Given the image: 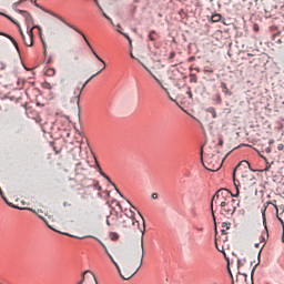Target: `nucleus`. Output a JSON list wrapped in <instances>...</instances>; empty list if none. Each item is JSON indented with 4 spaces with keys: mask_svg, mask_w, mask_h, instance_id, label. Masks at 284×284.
<instances>
[{
    "mask_svg": "<svg viewBox=\"0 0 284 284\" xmlns=\"http://www.w3.org/2000/svg\"><path fill=\"white\" fill-rule=\"evenodd\" d=\"M260 241H261V243H265V237L261 236Z\"/></svg>",
    "mask_w": 284,
    "mask_h": 284,
    "instance_id": "47",
    "label": "nucleus"
},
{
    "mask_svg": "<svg viewBox=\"0 0 284 284\" xmlns=\"http://www.w3.org/2000/svg\"><path fill=\"white\" fill-rule=\"evenodd\" d=\"M118 261L121 263V266H119V263L116 261H113V265H115L121 278L124 281H129V278H132L134 274L139 272L141 268V265H143V240L141 241V251H140V258L134 260L133 262L125 261V257L121 253L116 254Z\"/></svg>",
    "mask_w": 284,
    "mask_h": 284,
    "instance_id": "1",
    "label": "nucleus"
},
{
    "mask_svg": "<svg viewBox=\"0 0 284 284\" xmlns=\"http://www.w3.org/2000/svg\"><path fill=\"white\" fill-rule=\"evenodd\" d=\"M174 57H176V53L171 52L169 59H174Z\"/></svg>",
    "mask_w": 284,
    "mask_h": 284,
    "instance_id": "42",
    "label": "nucleus"
},
{
    "mask_svg": "<svg viewBox=\"0 0 284 284\" xmlns=\"http://www.w3.org/2000/svg\"><path fill=\"white\" fill-rule=\"evenodd\" d=\"M0 195L3 199L4 203H7V205H9V207H14V204L8 202V199L6 197V195L3 194V190H1L0 187Z\"/></svg>",
    "mask_w": 284,
    "mask_h": 284,
    "instance_id": "20",
    "label": "nucleus"
},
{
    "mask_svg": "<svg viewBox=\"0 0 284 284\" xmlns=\"http://www.w3.org/2000/svg\"><path fill=\"white\" fill-rule=\"evenodd\" d=\"M6 17H7V19H9V21L14 23V26H17L18 28H21V26H19V23L17 21H14V19H12V17H10V16H6Z\"/></svg>",
    "mask_w": 284,
    "mask_h": 284,
    "instance_id": "30",
    "label": "nucleus"
},
{
    "mask_svg": "<svg viewBox=\"0 0 284 284\" xmlns=\"http://www.w3.org/2000/svg\"><path fill=\"white\" fill-rule=\"evenodd\" d=\"M280 221H281V223H282V225H283V236H282V241H283V243H284V222H283V220H281V219H280Z\"/></svg>",
    "mask_w": 284,
    "mask_h": 284,
    "instance_id": "38",
    "label": "nucleus"
},
{
    "mask_svg": "<svg viewBox=\"0 0 284 284\" xmlns=\"http://www.w3.org/2000/svg\"><path fill=\"white\" fill-rule=\"evenodd\" d=\"M83 39L88 45V48H90L92 54H94L95 59H98V61H100L101 63H103V68L98 71L97 73H94L93 75H91L87 81L88 83L90 81H92L94 79V77H97L98 74H101V72H103L105 70V61H103V59H101V57H99V54H97V52L94 51V49H92V44H90V41H88V38H85V36H83Z\"/></svg>",
    "mask_w": 284,
    "mask_h": 284,
    "instance_id": "8",
    "label": "nucleus"
},
{
    "mask_svg": "<svg viewBox=\"0 0 284 284\" xmlns=\"http://www.w3.org/2000/svg\"><path fill=\"white\" fill-rule=\"evenodd\" d=\"M94 187H98L99 192H101L102 187L99 185V182L92 181Z\"/></svg>",
    "mask_w": 284,
    "mask_h": 284,
    "instance_id": "33",
    "label": "nucleus"
},
{
    "mask_svg": "<svg viewBox=\"0 0 284 284\" xmlns=\"http://www.w3.org/2000/svg\"><path fill=\"white\" fill-rule=\"evenodd\" d=\"M91 276H92V278H93L94 283H95V284H99V283H97V277H94V275H93V274H91Z\"/></svg>",
    "mask_w": 284,
    "mask_h": 284,
    "instance_id": "48",
    "label": "nucleus"
},
{
    "mask_svg": "<svg viewBox=\"0 0 284 284\" xmlns=\"http://www.w3.org/2000/svg\"><path fill=\"white\" fill-rule=\"evenodd\" d=\"M194 230H196L197 232H203V227L194 226Z\"/></svg>",
    "mask_w": 284,
    "mask_h": 284,
    "instance_id": "43",
    "label": "nucleus"
},
{
    "mask_svg": "<svg viewBox=\"0 0 284 284\" xmlns=\"http://www.w3.org/2000/svg\"><path fill=\"white\" fill-rule=\"evenodd\" d=\"M98 7H99V9L101 10V12H103V8H102L101 6H99V4H98Z\"/></svg>",
    "mask_w": 284,
    "mask_h": 284,
    "instance_id": "52",
    "label": "nucleus"
},
{
    "mask_svg": "<svg viewBox=\"0 0 284 284\" xmlns=\"http://www.w3.org/2000/svg\"><path fill=\"white\" fill-rule=\"evenodd\" d=\"M110 239H111V241H119V233L111 232L110 233Z\"/></svg>",
    "mask_w": 284,
    "mask_h": 284,
    "instance_id": "26",
    "label": "nucleus"
},
{
    "mask_svg": "<svg viewBox=\"0 0 284 284\" xmlns=\"http://www.w3.org/2000/svg\"><path fill=\"white\" fill-rule=\"evenodd\" d=\"M55 74H57V70H54L53 68H49L44 70L45 77H54Z\"/></svg>",
    "mask_w": 284,
    "mask_h": 284,
    "instance_id": "16",
    "label": "nucleus"
},
{
    "mask_svg": "<svg viewBox=\"0 0 284 284\" xmlns=\"http://www.w3.org/2000/svg\"><path fill=\"white\" fill-rule=\"evenodd\" d=\"M237 267H243V261L241 260L237 261Z\"/></svg>",
    "mask_w": 284,
    "mask_h": 284,
    "instance_id": "39",
    "label": "nucleus"
},
{
    "mask_svg": "<svg viewBox=\"0 0 284 284\" xmlns=\"http://www.w3.org/2000/svg\"><path fill=\"white\" fill-rule=\"evenodd\" d=\"M199 79L196 78V75H191L190 82L191 83H197Z\"/></svg>",
    "mask_w": 284,
    "mask_h": 284,
    "instance_id": "32",
    "label": "nucleus"
},
{
    "mask_svg": "<svg viewBox=\"0 0 284 284\" xmlns=\"http://www.w3.org/2000/svg\"><path fill=\"white\" fill-rule=\"evenodd\" d=\"M47 63H52V58H49Z\"/></svg>",
    "mask_w": 284,
    "mask_h": 284,
    "instance_id": "50",
    "label": "nucleus"
},
{
    "mask_svg": "<svg viewBox=\"0 0 284 284\" xmlns=\"http://www.w3.org/2000/svg\"><path fill=\"white\" fill-rule=\"evenodd\" d=\"M207 112L212 113L213 119H216V111L214 110V108H209Z\"/></svg>",
    "mask_w": 284,
    "mask_h": 284,
    "instance_id": "29",
    "label": "nucleus"
},
{
    "mask_svg": "<svg viewBox=\"0 0 284 284\" xmlns=\"http://www.w3.org/2000/svg\"><path fill=\"white\" fill-rule=\"evenodd\" d=\"M0 70H6V65H2V67L0 68Z\"/></svg>",
    "mask_w": 284,
    "mask_h": 284,
    "instance_id": "54",
    "label": "nucleus"
},
{
    "mask_svg": "<svg viewBox=\"0 0 284 284\" xmlns=\"http://www.w3.org/2000/svg\"><path fill=\"white\" fill-rule=\"evenodd\" d=\"M252 274H254V267H253V270H252Z\"/></svg>",
    "mask_w": 284,
    "mask_h": 284,
    "instance_id": "64",
    "label": "nucleus"
},
{
    "mask_svg": "<svg viewBox=\"0 0 284 284\" xmlns=\"http://www.w3.org/2000/svg\"><path fill=\"white\" fill-rule=\"evenodd\" d=\"M236 172L239 174H242V179H247V174H250V162L247 161H241L233 171V180L236 179Z\"/></svg>",
    "mask_w": 284,
    "mask_h": 284,
    "instance_id": "7",
    "label": "nucleus"
},
{
    "mask_svg": "<svg viewBox=\"0 0 284 284\" xmlns=\"http://www.w3.org/2000/svg\"><path fill=\"white\" fill-rule=\"evenodd\" d=\"M20 34L22 37V41L24 42V45H28V48L32 47L34 43V33L32 32V29L28 31L29 40H26V34H23V31L20 29Z\"/></svg>",
    "mask_w": 284,
    "mask_h": 284,
    "instance_id": "9",
    "label": "nucleus"
},
{
    "mask_svg": "<svg viewBox=\"0 0 284 284\" xmlns=\"http://www.w3.org/2000/svg\"><path fill=\"white\" fill-rule=\"evenodd\" d=\"M217 145H223V140L220 138Z\"/></svg>",
    "mask_w": 284,
    "mask_h": 284,
    "instance_id": "46",
    "label": "nucleus"
},
{
    "mask_svg": "<svg viewBox=\"0 0 284 284\" xmlns=\"http://www.w3.org/2000/svg\"><path fill=\"white\" fill-rule=\"evenodd\" d=\"M270 205H273L274 209L276 210V212H278V206L276 205V200H272L271 202H266V203L263 205V209H262L263 225H265V212H267V207H268Z\"/></svg>",
    "mask_w": 284,
    "mask_h": 284,
    "instance_id": "10",
    "label": "nucleus"
},
{
    "mask_svg": "<svg viewBox=\"0 0 284 284\" xmlns=\"http://www.w3.org/2000/svg\"><path fill=\"white\" fill-rule=\"evenodd\" d=\"M255 247H260V244H258V243H255Z\"/></svg>",
    "mask_w": 284,
    "mask_h": 284,
    "instance_id": "58",
    "label": "nucleus"
},
{
    "mask_svg": "<svg viewBox=\"0 0 284 284\" xmlns=\"http://www.w3.org/2000/svg\"><path fill=\"white\" fill-rule=\"evenodd\" d=\"M60 21H62V23H65V26H68V28H71L72 30H75V32H79V34H81V37H85V34H83L81 31H79V29H77L74 26L63 21V19H60Z\"/></svg>",
    "mask_w": 284,
    "mask_h": 284,
    "instance_id": "19",
    "label": "nucleus"
},
{
    "mask_svg": "<svg viewBox=\"0 0 284 284\" xmlns=\"http://www.w3.org/2000/svg\"><path fill=\"white\" fill-rule=\"evenodd\" d=\"M226 225H227V223H223V224H222V227H226Z\"/></svg>",
    "mask_w": 284,
    "mask_h": 284,
    "instance_id": "55",
    "label": "nucleus"
},
{
    "mask_svg": "<svg viewBox=\"0 0 284 284\" xmlns=\"http://www.w3.org/2000/svg\"><path fill=\"white\" fill-rule=\"evenodd\" d=\"M186 94L189 97V99H192V89L190 87L186 88Z\"/></svg>",
    "mask_w": 284,
    "mask_h": 284,
    "instance_id": "31",
    "label": "nucleus"
},
{
    "mask_svg": "<svg viewBox=\"0 0 284 284\" xmlns=\"http://www.w3.org/2000/svg\"><path fill=\"white\" fill-rule=\"evenodd\" d=\"M222 234H224V235L226 234V233H225V230H222Z\"/></svg>",
    "mask_w": 284,
    "mask_h": 284,
    "instance_id": "60",
    "label": "nucleus"
},
{
    "mask_svg": "<svg viewBox=\"0 0 284 284\" xmlns=\"http://www.w3.org/2000/svg\"><path fill=\"white\" fill-rule=\"evenodd\" d=\"M241 202H236L234 197H232L229 202L225 203L224 206H221L222 211L221 214H224L225 216L231 215L233 216L236 212V209L240 207Z\"/></svg>",
    "mask_w": 284,
    "mask_h": 284,
    "instance_id": "6",
    "label": "nucleus"
},
{
    "mask_svg": "<svg viewBox=\"0 0 284 284\" xmlns=\"http://www.w3.org/2000/svg\"><path fill=\"white\" fill-rule=\"evenodd\" d=\"M221 89L224 94H226L227 97H232V91L227 89V84L225 82L221 83Z\"/></svg>",
    "mask_w": 284,
    "mask_h": 284,
    "instance_id": "15",
    "label": "nucleus"
},
{
    "mask_svg": "<svg viewBox=\"0 0 284 284\" xmlns=\"http://www.w3.org/2000/svg\"><path fill=\"white\" fill-rule=\"evenodd\" d=\"M229 274H232V271L229 268Z\"/></svg>",
    "mask_w": 284,
    "mask_h": 284,
    "instance_id": "63",
    "label": "nucleus"
},
{
    "mask_svg": "<svg viewBox=\"0 0 284 284\" xmlns=\"http://www.w3.org/2000/svg\"><path fill=\"white\" fill-rule=\"evenodd\" d=\"M116 28H118V29H121V24H118Z\"/></svg>",
    "mask_w": 284,
    "mask_h": 284,
    "instance_id": "61",
    "label": "nucleus"
},
{
    "mask_svg": "<svg viewBox=\"0 0 284 284\" xmlns=\"http://www.w3.org/2000/svg\"><path fill=\"white\" fill-rule=\"evenodd\" d=\"M2 37H6L7 39H10L11 43H13L14 48L17 50H19V43H17V40H14V38H12V36L8 34V33H0Z\"/></svg>",
    "mask_w": 284,
    "mask_h": 284,
    "instance_id": "14",
    "label": "nucleus"
},
{
    "mask_svg": "<svg viewBox=\"0 0 284 284\" xmlns=\"http://www.w3.org/2000/svg\"><path fill=\"white\" fill-rule=\"evenodd\" d=\"M200 154H201L202 165L205 168V170H209L210 172H219V170L223 168V160H221L219 155L207 153L206 155L207 166H205V162H203V149H201Z\"/></svg>",
    "mask_w": 284,
    "mask_h": 284,
    "instance_id": "5",
    "label": "nucleus"
},
{
    "mask_svg": "<svg viewBox=\"0 0 284 284\" xmlns=\"http://www.w3.org/2000/svg\"><path fill=\"white\" fill-rule=\"evenodd\" d=\"M266 152H268V153L272 152V149L267 148V149H266Z\"/></svg>",
    "mask_w": 284,
    "mask_h": 284,
    "instance_id": "51",
    "label": "nucleus"
},
{
    "mask_svg": "<svg viewBox=\"0 0 284 284\" xmlns=\"http://www.w3.org/2000/svg\"><path fill=\"white\" fill-rule=\"evenodd\" d=\"M130 57L138 61V63H141L144 70H146V72H149V74L154 78L156 83L160 84L162 90H164V92H168V88L163 85V68H161V62L154 61V59H152L151 57L136 58L132 52H130Z\"/></svg>",
    "mask_w": 284,
    "mask_h": 284,
    "instance_id": "2",
    "label": "nucleus"
},
{
    "mask_svg": "<svg viewBox=\"0 0 284 284\" xmlns=\"http://www.w3.org/2000/svg\"><path fill=\"white\" fill-rule=\"evenodd\" d=\"M84 281H85V275H82L81 281H80V282H78V283L83 284V283H84Z\"/></svg>",
    "mask_w": 284,
    "mask_h": 284,
    "instance_id": "44",
    "label": "nucleus"
},
{
    "mask_svg": "<svg viewBox=\"0 0 284 284\" xmlns=\"http://www.w3.org/2000/svg\"><path fill=\"white\" fill-rule=\"evenodd\" d=\"M118 32H119L120 34H122V37H124V38L126 39V41L129 42V45H131V48H132V38H130V36H128V33H124V32L121 31V30H118Z\"/></svg>",
    "mask_w": 284,
    "mask_h": 284,
    "instance_id": "21",
    "label": "nucleus"
},
{
    "mask_svg": "<svg viewBox=\"0 0 284 284\" xmlns=\"http://www.w3.org/2000/svg\"><path fill=\"white\" fill-rule=\"evenodd\" d=\"M109 21H110L111 26H114V21H112V19H111V20H109Z\"/></svg>",
    "mask_w": 284,
    "mask_h": 284,
    "instance_id": "53",
    "label": "nucleus"
},
{
    "mask_svg": "<svg viewBox=\"0 0 284 284\" xmlns=\"http://www.w3.org/2000/svg\"><path fill=\"white\" fill-rule=\"evenodd\" d=\"M92 168L88 162H78L74 169V178L73 180L77 183H83L90 179Z\"/></svg>",
    "mask_w": 284,
    "mask_h": 284,
    "instance_id": "4",
    "label": "nucleus"
},
{
    "mask_svg": "<svg viewBox=\"0 0 284 284\" xmlns=\"http://www.w3.org/2000/svg\"><path fill=\"white\" fill-rule=\"evenodd\" d=\"M239 194H241V191H239V187L236 186V193L232 194V192H230V190L227 189H220L219 191H216V193L213 195V197L211 199V214H212V219L214 222V225H216V215H214V202L220 201V207H225V204L232 200V199H239Z\"/></svg>",
    "mask_w": 284,
    "mask_h": 284,
    "instance_id": "3",
    "label": "nucleus"
},
{
    "mask_svg": "<svg viewBox=\"0 0 284 284\" xmlns=\"http://www.w3.org/2000/svg\"><path fill=\"white\" fill-rule=\"evenodd\" d=\"M18 14H21L24 18V21L27 23H32V16L30 14V12L26 11V10H17Z\"/></svg>",
    "mask_w": 284,
    "mask_h": 284,
    "instance_id": "12",
    "label": "nucleus"
},
{
    "mask_svg": "<svg viewBox=\"0 0 284 284\" xmlns=\"http://www.w3.org/2000/svg\"><path fill=\"white\" fill-rule=\"evenodd\" d=\"M140 216H141L142 221H143V227L140 229V232L142 233V235H141V241H142V243H143V235L145 234V220H143V216H142V215H140Z\"/></svg>",
    "mask_w": 284,
    "mask_h": 284,
    "instance_id": "24",
    "label": "nucleus"
},
{
    "mask_svg": "<svg viewBox=\"0 0 284 284\" xmlns=\"http://www.w3.org/2000/svg\"><path fill=\"white\" fill-rule=\"evenodd\" d=\"M16 83H17V88L18 90H21V88H23V81L19 80V79H16Z\"/></svg>",
    "mask_w": 284,
    "mask_h": 284,
    "instance_id": "28",
    "label": "nucleus"
},
{
    "mask_svg": "<svg viewBox=\"0 0 284 284\" xmlns=\"http://www.w3.org/2000/svg\"><path fill=\"white\" fill-rule=\"evenodd\" d=\"M151 199H159V194L152 193Z\"/></svg>",
    "mask_w": 284,
    "mask_h": 284,
    "instance_id": "41",
    "label": "nucleus"
},
{
    "mask_svg": "<svg viewBox=\"0 0 284 284\" xmlns=\"http://www.w3.org/2000/svg\"><path fill=\"white\" fill-rule=\"evenodd\" d=\"M219 239H216L215 237V247H216V250L219 251V252H223V250H221L220 247H219Z\"/></svg>",
    "mask_w": 284,
    "mask_h": 284,
    "instance_id": "34",
    "label": "nucleus"
},
{
    "mask_svg": "<svg viewBox=\"0 0 284 284\" xmlns=\"http://www.w3.org/2000/svg\"><path fill=\"white\" fill-rule=\"evenodd\" d=\"M99 243L102 245L105 254H108L109 258H111L112 263H114V257H112V254H110V251H108V246H105V244L101 241H99Z\"/></svg>",
    "mask_w": 284,
    "mask_h": 284,
    "instance_id": "17",
    "label": "nucleus"
},
{
    "mask_svg": "<svg viewBox=\"0 0 284 284\" xmlns=\"http://www.w3.org/2000/svg\"><path fill=\"white\" fill-rule=\"evenodd\" d=\"M85 85H88V81H85L81 88H77L74 90V94H77V102L79 103V99H81V93L83 92V90L85 89Z\"/></svg>",
    "mask_w": 284,
    "mask_h": 284,
    "instance_id": "13",
    "label": "nucleus"
},
{
    "mask_svg": "<svg viewBox=\"0 0 284 284\" xmlns=\"http://www.w3.org/2000/svg\"><path fill=\"white\" fill-rule=\"evenodd\" d=\"M100 174H101V176H103L104 179H106L108 183H110L111 185H113V187H116V185L112 182V180H110V178L108 176V174H105L104 172H102L101 169H100Z\"/></svg>",
    "mask_w": 284,
    "mask_h": 284,
    "instance_id": "22",
    "label": "nucleus"
},
{
    "mask_svg": "<svg viewBox=\"0 0 284 284\" xmlns=\"http://www.w3.org/2000/svg\"><path fill=\"white\" fill-rule=\"evenodd\" d=\"M149 40L155 41L156 40V31H150L149 32Z\"/></svg>",
    "mask_w": 284,
    "mask_h": 284,
    "instance_id": "25",
    "label": "nucleus"
},
{
    "mask_svg": "<svg viewBox=\"0 0 284 284\" xmlns=\"http://www.w3.org/2000/svg\"><path fill=\"white\" fill-rule=\"evenodd\" d=\"M253 30H254V32H258V24H254Z\"/></svg>",
    "mask_w": 284,
    "mask_h": 284,
    "instance_id": "40",
    "label": "nucleus"
},
{
    "mask_svg": "<svg viewBox=\"0 0 284 284\" xmlns=\"http://www.w3.org/2000/svg\"><path fill=\"white\" fill-rule=\"evenodd\" d=\"M277 150L281 152V151H283L284 150V145L283 144H278L277 145Z\"/></svg>",
    "mask_w": 284,
    "mask_h": 284,
    "instance_id": "37",
    "label": "nucleus"
},
{
    "mask_svg": "<svg viewBox=\"0 0 284 284\" xmlns=\"http://www.w3.org/2000/svg\"><path fill=\"white\" fill-rule=\"evenodd\" d=\"M126 216H128L129 219H131L132 221H134V216H135L134 211L129 210L128 213H126Z\"/></svg>",
    "mask_w": 284,
    "mask_h": 284,
    "instance_id": "27",
    "label": "nucleus"
},
{
    "mask_svg": "<svg viewBox=\"0 0 284 284\" xmlns=\"http://www.w3.org/2000/svg\"><path fill=\"white\" fill-rule=\"evenodd\" d=\"M102 14L104 19H108V21H112V18H110L106 12H102Z\"/></svg>",
    "mask_w": 284,
    "mask_h": 284,
    "instance_id": "35",
    "label": "nucleus"
},
{
    "mask_svg": "<svg viewBox=\"0 0 284 284\" xmlns=\"http://www.w3.org/2000/svg\"><path fill=\"white\" fill-rule=\"evenodd\" d=\"M280 210H282V212H284V205H280Z\"/></svg>",
    "mask_w": 284,
    "mask_h": 284,
    "instance_id": "49",
    "label": "nucleus"
},
{
    "mask_svg": "<svg viewBox=\"0 0 284 284\" xmlns=\"http://www.w3.org/2000/svg\"><path fill=\"white\" fill-rule=\"evenodd\" d=\"M272 143H274V140H271V141H270V144H272Z\"/></svg>",
    "mask_w": 284,
    "mask_h": 284,
    "instance_id": "62",
    "label": "nucleus"
},
{
    "mask_svg": "<svg viewBox=\"0 0 284 284\" xmlns=\"http://www.w3.org/2000/svg\"><path fill=\"white\" fill-rule=\"evenodd\" d=\"M43 48H44V54H45V52H47L45 44H43Z\"/></svg>",
    "mask_w": 284,
    "mask_h": 284,
    "instance_id": "59",
    "label": "nucleus"
},
{
    "mask_svg": "<svg viewBox=\"0 0 284 284\" xmlns=\"http://www.w3.org/2000/svg\"><path fill=\"white\" fill-rule=\"evenodd\" d=\"M71 156H72L73 161H79V159L81 158V145L74 146L71 150Z\"/></svg>",
    "mask_w": 284,
    "mask_h": 284,
    "instance_id": "11",
    "label": "nucleus"
},
{
    "mask_svg": "<svg viewBox=\"0 0 284 284\" xmlns=\"http://www.w3.org/2000/svg\"><path fill=\"white\" fill-rule=\"evenodd\" d=\"M63 207H70V203L63 202Z\"/></svg>",
    "mask_w": 284,
    "mask_h": 284,
    "instance_id": "45",
    "label": "nucleus"
},
{
    "mask_svg": "<svg viewBox=\"0 0 284 284\" xmlns=\"http://www.w3.org/2000/svg\"><path fill=\"white\" fill-rule=\"evenodd\" d=\"M132 225L139 227V221H136L135 219H133V220H132Z\"/></svg>",
    "mask_w": 284,
    "mask_h": 284,
    "instance_id": "36",
    "label": "nucleus"
},
{
    "mask_svg": "<svg viewBox=\"0 0 284 284\" xmlns=\"http://www.w3.org/2000/svg\"><path fill=\"white\" fill-rule=\"evenodd\" d=\"M23 2H26V0H20V1H18V2H14V3L12 4V10H14V12H17V10H20V9H18V8H19V6H21V3H23Z\"/></svg>",
    "mask_w": 284,
    "mask_h": 284,
    "instance_id": "23",
    "label": "nucleus"
},
{
    "mask_svg": "<svg viewBox=\"0 0 284 284\" xmlns=\"http://www.w3.org/2000/svg\"><path fill=\"white\" fill-rule=\"evenodd\" d=\"M247 57H254V54H252V53H247Z\"/></svg>",
    "mask_w": 284,
    "mask_h": 284,
    "instance_id": "57",
    "label": "nucleus"
},
{
    "mask_svg": "<svg viewBox=\"0 0 284 284\" xmlns=\"http://www.w3.org/2000/svg\"><path fill=\"white\" fill-rule=\"evenodd\" d=\"M114 190H116L118 194H121V192H119V189H116V186L114 187Z\"/></svg>",
    "mask_w": 284,
    "mask_h": 284,
    "instance_id": "56",
    "label": "nucleus"
},
{
    "mask_svg": "<svg viewBox=\"0 0 284 284\" xmlns=\"http://www.w3.org/2000/svg\"><path fill=\"white\" fill-rule=\"evenodd\" d=\"M221 19H222L221 13H215V14H213V16L211 17L212 23H219V21H221Z\"/></svg>",
    "mask_w": 284,
    "mask_h": 284,
    "instance_id": "18",
    "label": "nucleus"
}]
</instances>
